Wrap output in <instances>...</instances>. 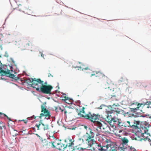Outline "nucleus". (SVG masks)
<instances>
[{"mask_svg": "<svg viewBox=\"0 0 151 151\" xmlns=\"http://www.w3.org/2000/svg\"><path fill=\"white\" fill-rule=\"evenodd\" d=\"M76 110L78 116L90 120L96 126L97 124L96 123L100 122L99 120L101 116L99 114H91L89 112L88 114H85V108L84 107H82L81 109H76Z\"/></svg>", "mask_w": 151, "mask_h": 151, "instance_id": "1", "label": "nucleus"}, {"mask_svg": "<svg viewBox=\"0 0 151 151\" xmlns=\"http://www.w3.org/2000/svg\"><path fill=\"white\" fill-rule=\"evenodd\" d=\"M65 144L61 142V140L56 139L54 142H51V144L54 148H56L60 150L63 151L64 150L67 149L68 151V148L73 145L74 140L71 138H67L64 140Z\"/></svg>", "mask_w": 151, "mask_h": 151, "instance_id": "2", "label": "nucleus"}, {"mask_svg": "<svg viewBox=\"0 0 151 151\" xmlns=\"http://www.w3.org/2000/svg\"><path fill=\"white\" fill-rule=\"evenodd\" d=\"M0 74L1 76L9 77L15 80H17L19 79L18 77L11 73L10 70L8 69L6 65H4L1 67L0 66Z\"/></svg>", "mask_w": 151, "mask_h": 151, "instance_id": "3", "label": "nucleus"}, {"mask_svg": "<svg viewBox=\"0 0 151 151\" xmlns=\"http://www.w3.org/2000/svg\"><path fill=\"white\" fill-rule=\"evenodd\" d=\"M41 113L40 114L39 118L41 119H42L44 118V119H50L51 116L50 112L46 108L45 104H44L41 105Z\"/></svg>", "mask_w": 151, "mask_h": 151, "instance_id": "4", "label": "nucleus"}, {"mask_svg": "<svg viewBox=\"0 0 151 151\" xmlns=\"http://www.w3.org/2000/svg\"><path fill=\"white\" fill-rule=\"evenodd\" d=\"M95 135V134L93 132L92 129L89 128L86 135V140L88 142V145H91V143L95 142L96 141L94 139Z\"/></svg>", "mask_w": 151, "mask_h": 151, "instance_id": "5", "label": "nucleus"}, {"mask_svg": "<svg viewBox=\"0 0 151 151\" xmlns=\"http://www.w3.org/2000/svg\"><path fill=\"white\" fill-rule=\"evenodd\" d=\"M122 143L119 147L121 151H131V147L128 145V143L129 142L128 139L125 137L122 138L121 139Z\"/></svg>", "mask_w": 151, "mask_h": 151, "instance_id": "6", "label": "nucleus"}, {"mask_svg": "<svg viewBox=\"0 0 151 151\" xmlns=\"http://www.w3.org/2000/svg\"><path fill=\"white\" fill-rule=\"evenodd\" d=\"M140 121H136L134 119H130L128 121L125 122L124 125L126 127H130L134 128L137 130V128H139L138 125H139Z\"/></svg>", "mask_w": 151, "mask_h": 151, "instance_id": "7", "label": "nucleus"}, {"mask_svg": "<svg viewBox=\"0 0 151 151\" xmlns=\"http://www.w3.org/2000/svg\"><path fill=\"white\" fill-rule=\"evenodd\" d=\"M96 123L97 124L96 126L97 128L100 130L101 131L104 132H109L111 130L110 127L104 122H100Z\"/></svg>", "mask_w": 151, "mask_h": 151, "instance_id": "8", "label": "nucleus"}, {"mask_svg": "<svg viewBox=\"0 0 151 151\" xmlns=\"http://www.w3.org/2000/svg\"><path fill=\"white\" fill-rule=\"evenodd\" d=\"M44 84H45L44 85L40 86V88L41 91L45 94H51V91L53 88L52 86L50 85H47V82H45Z\"/></svg>", "mask_w": 151, "mask_h": 151, "instance_id": "9", "label": "nucleus"}, {"mask_svg": "<svg viewBox=\"0 0 151 151\" xmlns=\"http://www.w3.org/2000/svg\"><path fill=\"white\" fill-rule=\"evenodd\" d=\"M145 104L142 102L139 103L138 102L133 103L130 105V109L131 112H135L139 110L140 107H143Z\"/></svg>", "mask_w": 151, "mask_h": 151, "instance_id": "10", "label": "nucleus"}, {"mask_svg": "<svg viewBox=\"0 0 151 151\" xmlns=\"http://www.w3.org/2000/svg\"><path fill=\"white\" fill-rule=\"evenodd\" d=\"M25 81L28 84L38 91V79L34 80L33 78H29L25 80Z\"/></svg>", "mask_w": 151, "mask_h": 151, "instance_id": "11", "label": "nucleus"}, {"mask_svg": "<svg viewBox=\"0 0 151 151\" xmlns=\"http://www.w3.org/2000/svg\"><path fill=\"white\" fill-rule=\"evenodd\" d=\"M139 131V129H137V130L136 131V134L137 135H138V136L141 137L139 140L141 141L144 140L145 141H148L150 142H151V139L145 135L147 134V133H142L141 131Z\"/></svg>", "mask_w": 151, "mask_h": 151, "instance_id": "12", "label": "nucleus"}, {"mask_svg": "<svg viewBox=\"0 0 151 151\" xmlns=\"http://www.w3.org/2000/svg\"><path fill=\"white\" fill-rule=\"evenodd\" d=\"M141 126L140 128H137L139 129V131H141V132L147 133L149 131V128L150 125L149 124L148 122H145L143 123V125Z\"/></svg>", "mask_w": 151, "mask_h": 151, "instance_id": "13", "label": "nucleus"}, {"mask_svg": "<svg viewBox=\"0 0 151 151\" xmlns=\"http://www.w3.org/2000/svg\"><path fill=\"white\" fill-rule=\"evenodd\" d=\"M119 106L118 104H114L111 108V110L109 111L115 114L116 116H117V114H120L121 111V110L118 107Z\"/></svg>", "mask_w": 151, "mask_h": 151, "instance_id": "14", "label": "nucleus"}, {"mask_svg": "<svg viewBox=\"0 0 151 151\" xmlns=\"http://www.w3.org/2000/svg\"><path fill=\"white\" fill-rule=\"evenodd\" d=\"M105 142L106 143H107V145L109 148V151L117 147V145L115 143L112 142L109 139H106Z\"/></svg>", "mask_w": 151, "mask_h": 151, "instance_id": "15", "label": "nucleus"}, {"mask_svg": "<svg viewBox=\"0 0 151 151\" xmlns=\"http://www.w3.org/2000/svg\"><path fill=\"white\" fill-rule=\"evenodd\" d=\"M90 145L91 147V150L92 151H101V146L100 145H99L95 142L93 143H91Z\"/></svg>", "mask_w": 151, "mask_h": 151, "instance_id": "16", "label": "nucleus"}, {"mask_svg": "<svg viewBox=\"0 0 151 151\" xmlns=\"http://www.w3.org/2000/svg\"><path fill=\"white\" fill-rule=\"evenodd\" d=\"M107 113L106 119V120L108 122L112 123L113 118L115 115V114L110 112L109 111H106Z\"/></svg>", "mask_w": 151, "mask_h": 151, "instance_id": "17", "label": "nucleus"}, {"mask_svg": "<svg viewBox=\"0 0 151 151\" xmlns=\"http://www.w3.org/2000/svg\"><path fill=\"white\" fill-rule=\"evenodd\" d=\"M93 76H95L96 77H98L100 79L105 77V76L100 71L92 72L90 76L91 77Z\"/></svg>", "mask_w": 151, "mask_h": 151, "instance_id": "18", "label": "nucleus"}, {"mask_svg": "<svg viewBox=\"0 0 151 151\" xmlns=\"http://www.w3.org/2000/svg\"><path fill=\"white\" fill-rule=\"evenodd\" d=\"M75 140H74L73 145L71 146L70 148H68V151H82L83 149L79 147L78 146L74 147Z\"/></svg>", "mask_w": 151, "mask_h": 151, "instance_id": "19", "label": "nucleus"}, {"mask_svg": "<svg viewBox=\"0 0 151 151\" xmlns=\"http://www.w3.org/2000/svg\"><path fill=\"white\" fill-rule=\"evenodd\" d=\"M19 45L18 46V47L20 48V49L22 50H24L27 49L26 47H25V44H26L27 46V45L28 46L32 45V43L31 42L29 41V42L28 43H27V42L26 41L25 43L24 44H23L22 42H19Z\"/></svg>", "mask_w": 151, "mask_h": 151, "instance_id": "20", "label": "nucleus"}, {"mask_svg": "<svg viewBox=\"0 0 151 151\" xmlns=\"http://www.w3.org/2000/svg\"><path fill=\"white\" fill-rule=\"evenodd\" d=\"M124 124L125 122L122 123L121 122V120L120 119L118 123H117V124L116 125H117L119 128H120L121 129H122V130L119 131V132L120 133L122 132V130H123V129H124L123 128L126 127V125H124Z\"/></svg>", "mask_w": 151, "mask_h": 151, "instance_id": "21", "label": "nucleus"}, {"mask_svg": "<svg viewBox=\"0 0 151 151\" xmlns=\"http://www.w3.org/2000/svg\"><path fill=\"white\" fill-rule=\"evenodd\" d=\"M38 137L41 140V143L43 146H46L48 145V143L51 144V142H48L45 139H43V138L38 135Z\"/></svg>", "mask_w": 151, "mask_h": 151, "instance_id": "22", "label": "nucleus"}, {"mask_svg": "<svg viewBox=\"0 0 151 151\" xmlns=\"http://www.w3.org/2000/svg\"><path fill=\"white\" fill-rule=\"evenodd\" d=\"M116 116H117L115 114L112 120V123H113V124H115V125H116L117 124L120 120L119 119L116 118Z\"/></svg>", "mask_w": 151, "mask_h": 151, "instance_id": "23", "label": "nucleus"}, {"mask_svg": "<svg viewBox=\"0 0 151 151\" xmlns=\"http://www.w3.org/2000/svg\"><path fill=\"white\" fill-rule=\"evenodd\" d=\"M142 103H144L145 104L144 105V106L145 105H147V108H151V102L150 101H147L146 102H142Z\"/></svg>", "mask_w": 151, "mask_h": 151, "instance_id": "24", "label": "nucleus"}, {"mask_svg": "<svg viewBox=\"0 0 151 151\" xmlns=\"http://www.w3.org/2000/svg\"><path fill=\"white\" fill-rule=\"evenodd\" d=\"M72 113V109L71 108H68L66 109H65L64 113L65 114H66L67 113L70 114Z\"/></svg>", "mask_w": 151, "mask_h": 151, "instance_id": "25", "label": "nucleus"}, {"mask_svg": "<svg viewBox=\"0 0 151 151\" xmlns=\"http://www.w3.org/2000/svg\"><path fill=\"white\" fill-rule=\"evenodd\" d=\"M81 69H82V70H88L89 69V68L88 66H85V65L82 64L81 66L79 67H78Z\"/></svg>", "mask_w": 151, "mask_h": 151, "instance_id": "26", "label": "nucleus"}, {"mask_svg": "<svg viewBox=\"0 0 151 151\" xmlns=\"http://www.w3.org/2000/svg\"><path fill=\"white\" fill-rule=\"evenodd\" d=\"M106 145L105 146H104L103 147L101 146V151H109V148L108 146L107 145V143H106Z\"/></svg>", "mask_w": 151, "mask_h": 151, "instance_id": "27", "label": "nucleus"}, {"mask_svg": "<svg viewBox=\"0 0 151 151\" xmlns=\"http://www.w3.org/2000/svg\"><path fill=\"white\" fill-rule=\"evenodd\" d=\"M64 99H63V100H64L65 102L66 103H67L68 104H70L71 103L70 101L68 98L66 96H65L64 97Z\"/></svg>", "mask_w": 151, "mask_h": 151, "instance_id": "28", "label": "nucleus"}, {"mask_svg": "<svg viewBox=\"0 0 151 151\" xmlns=\"http://www.w3.org/2000/svg\"><path fill=\"white\" fill-rule=\"evenodd\" d=\"M119 81L121 82H122L123 83H125L126 81H127V79L125 77H122L121 79L119 80Z\"/></svg>", "mask_w": 151, "mask_h": 151, "instance_id": "29", "label": "nucleus"}, {"mask_svg": "<svg viewBox=\"0 0 151 151\" xmlns=\"http://www.w3.org/2000/svg\"><path fill=\"white\" fill-rule=\"evenodd\" d=\"M45 83L43 81H42L40 79L38 78V83L41 85V86H43L45 85Z\"/></svg>", "mask_w": 151, "mask_h": 151, "instance_id": "30", "label": "nucleus"}, {"mask_svg": "<svg viewBox=\"0 0 151 151\" xmlns=\"http://www.w3.org/2000/svg\"><path fill=\"white\" fill-rule=\"evenodd\" d=\"M6 116V115L5 114L2 113L1 112H0V118H3L4 117H5Z\"/></svg>", "mask_w": 151, "mask_h": 151, "instance_id": "31", "label": "nucleus"}, {"mask_svg": "<svg viewBox=\"0 0 151 151\" xmlns=\"http://www.w3.org/2000/svg\"><path fill=\"white\" fill-rule=\"evenodd\" d=\"M58 108H59V109L61 111V112H63V111H64V110H65V109H62L61 108V107H57V108H56V109H55V110L56 111H57V109Z\"/></svg>", "mask_w": 151, "mask_h": 151, "instance_id": "32", "label": "nucleus"}, {"mask_svg": "<svg viewBox=\"0 0 151 151\" xmlns=\"http://www.w3.org/2000/svg\"><path fill=\"white\" fill-rule=\"evenodd\" d=\"M147 134L149 135L151 137V131H149H149L147 132ZM150 145H151V143H150Z\"/></svg>", "mask_w": 151, "mask_h": 151, "instance_id": "33", "label": "nucleus"}, {"mask_svg": "<svg viewBox=\"0 0 151 151\" xmlns=\"http://www.w3.org/2000/svg\"><path fill=\"white\" fill-rule=\"evenodd\" d=\"M4 124L3 123L2 124H1L2 125V126H0V129H2L3 127H5V125L4 124ZM1 124H0V125H1Z\"/></svg>", "mask_w": 151, "mask_h": 151, "instance_id": "34", "label": "nucleus"}, {"mask_svg": "<svg viewBox=\"0 0 151 151\" xmlns=\"http://www.w3.org/2000/svg\"><path fill=\"white\" fill-rule=\"evenodd\" d=\"M142 84L143 86L144 87L146 88L147 87V86L146 84L145 83H142Z\"/></svg>", "mask_w": 151, "mask_h": 151, "instance_id": "35", "label": "nucleus"}, {"mask_svg": "<svg viewBox=\"0 0 151 151\" xmlns=\"http://www.w3.org/2000/svg\"><path fill=\"white\" fill-rule=\"evenodd\" d=\"M148 88L147 89V90L149 91H151V85L148 86Z\"/></svg>", "mask_w": 151, "mask_h": 151, "instance_id": "36", "label": "nucleus"}, {"mask_svg": "<svg viewBox=\"0 0 151 151\" xmlns=\"http://www.w3.org/2000/svg\"><path fill=\"white\" fill-rule=\"evenodd\" d=\"M41 125H42L43 126H44V125L43 124H41L39 123L38 124V129H40V126Z\"/></svg>", "mask_w": 151, "mask_h": 151, "instance_id": "37", "label": "nucleus"}, {"mask_svg": "<svg viewBox=\"0 0 151 151\" xmlns=\"http://www.w3.org/2000/svg\"><path fill=\"white\" fill-rule=\"evenodd\" d=\"M40 54H41V56L43 57V58H44V55L42 54V53L41 52H40Z\"/></svg>", "mask_w": 151, "mask_h": 151, "instance_id": "38", "label": "nucleus"}, {"mask_svg": "<svg viewBox=\"0 0 151 151\" xmlns=\"http://www.w3.org/2000/svg\"><path fill=\"white\" fill-rule=\"evenodd\" d=\"M5 117H6L7 118V119H9V121H11V119L9 118L7 115Z\"/></svg>", "mask_w": 151, "mask_h": 151, "instance_id": "39", "label": "nucleus"}, {"mask_svg": "<svg viewBox=\"0 0 151 151\" xmlns=\"http://www.w3.org/2000/svg\"><path fill=\"white\" fill-rule=\"evenodd\" d=\"M48 76L49 77H50V76H51L52 77H53V76L50 73H49L48 75Z\"/></svg>", "mask_w": 151, "mask_h": 151, "instance_id": "40", "label": "nucleus"}, {"mask_svg": "<svg viewBox=\"0 0 151 151\" xmlns=\"http://www.w3.org/2000/svg\"><path fill=\"white\" fill-rule=\"evenodd\" d=\"M3 123V122H2L1 121H0V124H2Z\"/></svg>", "mask_w": 151, "mask_h": 151, "instance_id": "41", "label": "nucleus"}, {"mask_svg": "<svg viewBox=\"0 0 151 151\" xmlns=\"http://www.w3.org/2000/svg\"><path fill=\"white\" fill-rule=\"evenodd\" d=\"M148 117L149 118L151 119V115L150 116L148 115Z\"/></svg>", "mask_w": 151, "mask_h": 151, "instance_id": "42", "label": "nucleus"}, {"mask_svg": "<svg viewBox=\"0 0 151 151\" xmlns=\"http://www.w3.org/2000/svg\"><path fill=\"white\" fill-rule=\"evenodd\" d=\"M42 120H40V123H42Z\"/></svg>", "mask_w": 151, "mask_h": 151, "instance_id": "43", "label": "nucleus"}, {"mask_svg": "<svg viewBox=\"0 0 151 151\" xmlns=\"http://www.w3.org/2000/svg\"><path fill=\"white\" fill-rule=\"evenodd\" d=\"M18 134L17 133L16 134H15V136H16Z\"/></svg>", "mask_w": 151, "mask_h": 151, "instance_id": "44", "label": "nucleus"}, {"mask_svg": "<svg viewBox=\"0 0 151 151\" xmlns=\"http://www.w3.org/2000/svg\"><path fill=\"white\" fill-rule=\"evenodd\" d=\"M36 127H37L38 128V125H37V124H36Z\"/></svg>", "mask_w": 151, "mask_h": 151, "instance_id": "45", "label": "nucleus"}, {"mask_svg": "<svg viewBox=\"0 0 151 151\" xmlns=\"http://www.w3.org/2000/svg\"><path fill=\"white\" fill-rule=\"evenodd\" d=\"M14 132H15V131L17 132V131H16V130H14Z\"/></svg>", "mask_w": 151, "mask_h": 151, "instance_id": "46", "label": "nucleus"}, {"mask_svg": "<svg viewBox=\"0 0 151 151\" xmlns=\"http://www.w3.org/2000/svg\"><path fill=\"white\" fill-rule=\"evenodd\" d=\"M22 121H24V120H22Z\"/></svg>", "mask_w": 151, "mask_h": 151, "instance_id": "47", "label": "nucleus"}, {"mask_svg": "<svg viewBox=\"0 0 151 151\" xmlns=\"http://www.w3.org/2000/svg\"><path fill=\"white\" fill-rule=\"evenodd\" d=\"M36 135H37L38 136V134H36Z\"/></svg>", "mask_w": 151, "mask_h": 151, "instance_id": "48", "label": "nucleus"}, {"mask_svg": "<svg viewBox=\"0 0 151 151\" xmlns=\"http://www.w3.org/2000/svg\"><path fill=\"white\" fill-rule=\"evenodd\" d=\"M35 118H36V117H35V118H34V119H35Z\"/></svg>", "mask_w": 151, "mask_h": 151, "instance_id": "49", "label": "nucleus"}, {"mask_svg": "<svg viewBox=\"0 0 151 151\" xmlns=\"http://www.w3.org/2000/svg\"><path fill=\"white\" fill-rule=\"evenodd\" d=\"M25 122V123H26V122Z\"/></svg>", "mask_w": 151, "mask_h": 151, "instance_id": "50", "label": "nucleus"}]
</instances>
